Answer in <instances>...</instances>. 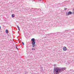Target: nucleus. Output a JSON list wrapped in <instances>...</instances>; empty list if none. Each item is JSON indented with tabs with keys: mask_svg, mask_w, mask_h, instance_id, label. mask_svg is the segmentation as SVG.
Listing matches in <instances>:
<instances>
[{
	"mask_svg": "<svg viewBox=\"0 0 74 74\" xmlns=\"http://www.w3.org/2000/svg\"><path fill=\"white\" fill-rule=\"evenodd\" d=\"M54 71H55V73L54 74H59V73H61V70L60 69V68L58 67H56L54 68Z\"/></svg>",
	"mask_w": 74,
	"mask_h": 74,
	"instance_id": "obj_1",
	"label": "nucleus"
},
{
	"mask_svg": "<svg viewBox=\"0 0 74 74\" xmlns=\"http://www.w3.org/2000/svg\"><path fill=\"white\" fill-rule=\"evenodd\" d=\"M31 41H32V44L33 47H34L36 45L35 44H36V42H35V39L34 38H32L31 39Z\"/></svg>",
	"mask_w": 74,
	"mask_h": 74,
	"instance_id": "obj_2",
	"label": "nucleus"
},
{
	"mask_svg": "<svg viewBox=\"0 0 74 74\" xmlns=\"http://www.w3.org/2000/svg\"><path fill=\"white\" fill-rule=\"evenodd\" d=\"M66 68H62L61 69H60L61 70V72H62V71H64V70H66Z\"/></svg>",
	"mask_w": 74,
	"mask_h": 74,
	"instance_id": "obj_3",
	"label": "nucleus"
},
{
	"mask_svg": "<svg viewBox=\"0 0 74 74\" xmlns=\"http://www.w3.org/2000/svg\"><path fill=\"white\" fill-rule=\"evenodd\" d=\"M63 50L64 51H66L67 50V48L66 47H63Z\"/></svg>",
	"mask_w": 74,
	"mask_h": 74,
	"instance_id": "obj_4",
	"label": "nucleus"
},
{
	"mask_svg": "<svg viewBox=\"0 0 74 74\" xmlns=\"http://www.w3.org/2000/svg\"><path fill=\"white\" fill-rule=\"evenodd\" d=\"M72 12H68V15H71V14H72Z\"/></svg>",
	"mask_w": 74,
	"mask_h": 74,
	"instance_id": "obj_5",
	"label": "nucleus"
},
{
	"mask_svg": "<svg viewBox=\"0 0 74 74\" xmlns=\"http://www.w3.org/2000/svg\"><path fill=\"white\" fill-rule=\"evenodd\" d=\"M5 32L6 33H8V29L6 30Z\"/></svg>",
	"mask_w": 74,
	"mask_h": 74,
	"instance_id": "obj_6",
	"label": "nucleus"
},
{
	"mask_svg": "<svg viewBox=\"0 0 74 74\" xmlns=\"http://www.w3.org/2000/svg\"><path fill=\"white\" fill-rule=\"evenodd\" d=\"M17 27L19 31H20V28H19V26H18V25L17 26Z\"/></svg>",
	"mask_w": 74,
	"mask_h": 74,
	"instance_id": "obj_7",
	"label": "nucleus"
},
{
	"mask_svg": "<svg viewBox=\"0 0 74 74\" xmlns=\"http://www.w3.org/2000/svg\"><path fill=\"white\" fill-rule=\"evenodd\" d=\"M12 17H15V15L14 14H12Z\"/></svg>",
	"mask_w": 74,
	"mask_h": 74,
	"instance_id": "obj_8",
	"label": "nucleus"
},
{
	"mask_svg": "<svg viewBox=\"0 0 74 74\" xmlns=\"http://www.w3.org/2000/svg\"><path fill=\"white\" fill-rule=\"evenodd\" d=\"M35 49H36V48H33L32 49V50H35Z\"/></svg>",
	"mask_w": 74,
	"mask_h": 74,
	"instance_id": "obj_9",
	"label": "nucleus"
},
{
	"mask_svg": "<svg viewBox=\"0 0 74 74\" xmlns=\"http://www.w3.org/2000/svg\"><path fill=\"white\" fill-rule=\"evenodd\" d=\"M22 44H23V45H24V43L23 42H22Z\"/></svg>",
	"mask_w": 74,
	"mask_h": 74,
	"instance_id": "obj_10",
	"label": "nucleus"
},
{
	"mask_svg": "<svg viewBox=\"0 0 74 74\" xmlns=\"http://www.w3.org/2000/svg\"><path fill=\"white\" fill-rule=\"evenodd\" d=\"M16 48L18 50V48H17V47H16Z\"/></svg>",
	"mask_w": 74,
	"mask_h": 74,
	"instance_id": "obj_11",
	"label": "nucleus"
},
{
	"mask_svg": "<svg viewBox=\"0 0 74 74\" xmlns=\"http://www.w3.org/2000/svg\"><path fill=\"white\" fill-rule=\"evenodd\" d=\"M64 10H67V8H65Z\"/></svg>",
	"mask_w": 74,
	"mask_h": 74,
	"instance_id": "obj_12",
	"label": "nucleus"
},
{
	"mask_svg": "<svg viewBox=\"0 0 74 74\" xmlns=\"http://www.w3.org/2000/svg\"><path fill=\"white\" fill-rule=\"evenodd\" d=\"M1 29V27L0 26V29Z\"/></svg>",
	"mask_w": 74,
	"mask_h": 74,
	"instance_id": "obj_13",
	"label": "nucleus"
},
{
	"mask_svg": "<svg viewBox=\"0 0 74 74\" xmlns=\"http://www.w3.org/2000/svg\"><path fill=\"white\" fill-rule=\"evenodd\" d=\"M73 11L74 12V8L73 9Z\"/></svg>",
	"mask_w": 74,
	"mask_h": 74,
	"instance_id": "obj_14",
	"label": "nucleus"
},
{
	"mask_svg": "<svg viewBox=\"0 0 74 74\" xmlns=\"http://www.w3.org/2000/svg\"><path fill=\"white\" fill-rule=\"evenodd\" d=\"M17 47L18 46H16Z\"/></svg>",
	"mask_w": 74,
	"mask_h": 74,
	"instance_id": "obj_15",
	"label": "nucleus"
}]
</instances>
